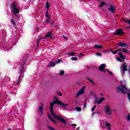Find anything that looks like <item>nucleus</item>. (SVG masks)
Listing matches in <instances>:
<instances>
[{
	"instance_id": "1",
	"label": "nucleus",
	"mask_w": 130,
	"mask_h": 130,
	"mask_svg": "<svg viewBox=\"0 0 130 130\" xmlns=\"http://www.w3.org/2000/svg\"><path fill=\"white\" fill-rule=\"evenodd\" d=\"M54 99L55 101L52 102L50 105V112L51 113V115L53 117H54V118H55V119H58V120H59L60 121H61V122H62L63 123H66V120L61 118L60 116H57L56 115H55L54 113H53V111L52 110V109H53V106L54 104H59L63 108H67L68 106H69V104H64L60 102V101L57 100L56 97H55Z\"/></svg>"
},
{
	"instance_id": "2",
	"label": "nucleus",
	"mask_w": 130,
	"mask_h": 130,
	"mask_svg": "<svg viewBox=\"0 0 130 130\" xmlns=\"http://www.w3.org/2000/svg\"><path fill=\"white\" fill-rule=\"evenodd\" d=\"M125 81H123L121 82V86H119L118 88H117V92H121V93H123V94H127L128 99L129 101L130 102V91L128 90L125 86Z\"/></svg>"
},
{
	"instance_id": "3",
	"label": "nucleus",
	"mask_w": 130,
	"mask_h": 130,
	"mask_svg": "<svg viewBox=\"0 0 130 130\" xmlns=\"http://www.w3.org/2000/svg\"><path fill=\"white\" fill-rule=\"evenodd\" d=\"M11 10L13 12V14H14V15L16 17H18L17 14H19V13H20V10H19V9H18L17 4H16V3H13V4H12L11 7Z\"/></svg>"
},
{
	"instance_id": "4",
	"label": "nucleus",
	"mask_w": 130,
	"mask_h": 130,
	"mask_svg": "<svg viewBox=\"0 0 130 130\" xmlns=\"http://www.w3.org/2000/svg\"><path fill=\"white\" fill-rule=\"evenodd\" d=\"M120 71L121 72H123V75H124L125 72L127 71V66L125 63H123L122 66L120 67Z\"/></svg>"
},
{
	"instance_id": "5",
	"label": "nucleus",
	"mask_w": 130,
	"mask_h": 130,
	"mask_svg": "<svg viewBox=\"0 0 130 130\" xmlns=\"http://www.w3.org/2000/svg\"><path fill=\"white\" fill-rule=\"evenodd\" d=\"M104 110L107 115H110V114H111V111L110 110V107H109V106H106L104 107Z\"/></svg>"
},
{
	"instance_id": "6",
	"label": "nucleus",
	"mask_w": 130,
	"mask_h": 130,
	"mask_svg": "<svg viewBox=\"0 0 130 130\" xmlns=\"http://www.w3.org/2000/svg\"><path fill=\"white\" fill-rule=\"evenodd\" d=\"M84 92H85V87H82L80 90L76 94V97H79L80 95H82L84 94Z\"/></svg>"
},
{
	"instance_id": "7",
	"label": "nucleus",
	"mask_w": 130,
	"mask_h": 130,
	"mask_svg": "<svg viewBox=\"0 0 130 130\" xmlns=\"http://www.w3.org/2000/svg\"><path fill=\"white\" fill-rule=\"evenodd\" d=\"M45 17L47 19V23H49V21H50V15H49V13H48V11L46 12Z\"/></svg>"
},
{
	"instance_id": "8",
	"label": "nucleus",
	"mask_w": 130,
	"mask_h": 130,
	"mask_svg": "<svg viewBox=\"0 0 130 130\" xmlns=\"http://www.w3.org/2000/svg\"><path fill=\"white\" fill-rule=\"evenodd\" d=\"M108 10L111 13H114L115 12V6L113 5H110V7L108 8Z\"/></svg>"
},
{
	"instance_id": "9",
	"label": "nucleus",
	"mask_w": 130,
	"mask_h": 130,
	"mask_svg": "<svg viewBox=\"0 0 130 130\" xmlns=\"http://www.w3.org/2000/svg\"><path fill=\"white\" fill-rule=\"evenodd\" d=\"M105 64H102L100 66L99 70L101 72H103V73H106V71H105Z\"/></svg>"
},
{
	"instance_id": "10",
	"label": "nucleus",
	"mask_w": 130,
	"mask_h": 130,
	"mask_svg": "<svg viewBox=\"0 0 130 130\" xmlns=\"http://www.w3.org/2000/svg\"><path fill=\"white\" fill-rule=\"evenodd\" d=\"M114 35H123V34H124V33H123V31H122V29H118L116 31V32H115Z\"/></svg>"
},
{
	"instance_id": "11",
	"label": "nucleus",
	"mask_w": 130,
	"mask_h": 130,
	"mask_svg": "<svg viewBox=\"0 0 130 130\" xmlns=\"http://www.w3.org/2000/svg\"><path fill=\"white\" fill-rule=\"evenodd\" d=\"M104 125L107 126L108 129L109 130L111 129V125L110 124V123L105 122L104 123Z\"/></svg>"
},
{
	"instance_id": "12",
	"label": "nucleus",
	"mask_w": 130,
	"mask_h": 130,
	"mask_svg": "<svg viewBox=\"0 0 130 130\" xmlns=\"http://www.w3.org/2000/svg\"><path fill=\"white\" fill-rule=\"evenodd\" d=\"M118 50L119 51H121L122 52H124V53H129V51L127 50L126 49H118Z\"/></svg>"
},
{
	"instance_id": "13",
	"label": "nucleus",
	"mask_w": 130,
	"mask_h": 130,
	"mask_svg": "<svg viewBox=\"0 0 130 130\" xmlns=\"http://www.w3.org/2000/svg\"><path fill=\"white\" fill-rule=\"evenodd\" d=\"M118 45L120 46V47H128V45L125 43H119Z\"/></svg>"
},
{
	"instance_id": "14",
	"label": "nucleus",
	"mask_w": 130,
	"mask_h": 130,
	"mask_svg": "<svg viewBox=\"0 0 130 130\" xmlns=\"http://www.w3.org/2000/svg\"><path fill=\"white\" fill-rule=\"evenodd\" d=\"M43 109V105H42L41 107H40L38 109V113L41 115H42V110Z\"/></svg>"
},
{
	"instance_id": "15",
	"label": "nucleus",
	"mask_w": 130,
	"mask_h": 130,
	"mask_svg": "<svg viewBox=\"0 0 130 130\" xmlns=\"http://www.w3.org/2000/svg\"><path fill=\"white\" fill-rule=\"evenodd\" d=\"M25 70V65H21V67L19 68V71L21 74H23L24 70Z\"/></svg>"
},
{
	"instance_id": "16",
	"label": "nucleus",
	"mask_w": 130,
	"mask_h": 130,
	"mask_svg": "<svg viewBox=\"0 0 130 130\" xmlns=\"http://www.w3.org/2000/svg\"><path fill=\"white\" fill-rule=\"evenodd\" d=\"M94 48L95 49H102V48H103V46L101 45H95Z\"/></svg>"
},
{
	"instance_id": "17",
	"label": "nucleus",
	"mask_w": 130,
	"mask_h": 130,
	"mask_svg": "<svg viewBox=\"0 0 130 130\" xmlns=\"http://www.w3.org/2000/svg\"><path fill=\"white\" fill-rule=\"evenodd\" d=\"M66 54H67V55H71V56H73V55H75V54H76V53L72 52H67L66 53Z\"/></svg>"
},
{
	"instance_id": "18",
	"label": "nucleus",
	"mask_w": 130,
	"mask_h": 130,
	"mask_svg": "<svg viewBox=\"0 0 130 130\" xmlns=\"http://www.w3.org/2000/svg\"><path fill=\"white\" fill-rule=\"evenodd\" d=\"M48 116L50 119H51V121H52L54 123H56V120L55 119H53L52 117L50 116V115L49 114H48Z\"/></svg>"
},
{
	"instance_id": "19",
	"label": "nucleus",
	"mask_w": 130,
	"mask_h": 130,
	"mask_svg": "<svg viewBox=\"0 0 130 130\" xmlns=\"http://www.w3.org/2000/svg\"><path fill=\"white\" fill-rule=\"evenodd\" d=\"M118 54L120 56V58H122V59H125V56H124V55H122V52H119Z\"/></svg>"
},
{
	"instance_id": "20",
	"label": "nucleus",
	"mask_w": 130,
	"mask_h": 130,
	"mask_svg": "<svg viewBox=\"0 0 130 130\" xmlns=\"http://www.w3.org/2000/svg\"><path fill=\"white\" fill-rule=\"evenodd\" d=\"M44 38H40L37 39V46H39V43L40 42L41 40L42 39H44Z\"/></svg>"
},
{
	"instance_id": "21",
	"label": "nucleus",
	"mask_w": 130,
	"mask_h": 130,
	"mask_svg": "<svg viewBox=\"0 0 130 130\" xmlns=\"http://www.w3.org/2000/svg\"><path fill=\"white\" fill-rule=\"evenodd\" d=\"M104 101V98H101L98 101V104H101V103Z\"/></svg>"
},
{
	"instance_id": "22",
	"label": "nucleus",
	"mask_w": 130,
	"mask_h": 130,
	"mask_svg": "<svg viewBox=\"0 0 130 130\" xmlns=\"http://www.w3.org/2000/svg\"><path fill=\"white\" fill-rule=\"evenodd\" d=\"M48 37H50V38H51V32H48L46 35V37H45L44 38H46Z\"/></svg>"
},
{
	"instance_id": "23",
	"label": "nucleus",
	"mask_w": 130,
	"mask_h": 130,
	"mask_svg": "<svg viewBox=\"0 0 130 130\" xmlns=\"http://www.w3.org/2000/svg\"><path fill=\"white\" fill-rule=\"evenodd\" d=\"M55 66V63L53 62H50V64H49V67H54Z\"/></svg>"
},
{
	"instance_id": "24",
	"label": "nucleus",
	"mask_w": 130,
	"mask_h": 130,
	"mask_svg": "<svg viewBox=\"0 0 130 130\" xmlns=\"http://www.w3.org/2000/svg\"><path fill=\"white\" fill-rule=\"evenodd\" d=\"M46 9H49L50 6H49V2H48V1L46 2Z\"/></svg>"
},
{
	"instance_id": "25",
	"label": "nucleus",
	"mask_w": 130,
	"mask_h": 130,
	"mask_svg": "<svg viewBox=\"0 0 130 130\" xmlns=\"http://www.w3.org/2000/svg\"><path fill=\"white\" fill-rule=\"evenodd\" d=\"M71 60H78V58L76 57H73L71 58Z\"/></svg>"
},
{
	"instance_id": "26",
	"label": "nucleus",
	"mask_w": 130,
	"mask_h": 130,
	"mask_svg": "<svg viewBox=\"0 0 130 130\" xmlns=\"http://www.w3.org/2000/svg\"><path fill=\"white\" fill-rule=\"evenodd\" d=\"M104 5H105V2H102L99 6L100 7H102L104 6Z\"/></svg>"
},
{
	"instance_id": "27",
	"label": "nucleus",
	"mask_w": 130,
	"mask_h": 130,
	"mask_svg": "<svg viewBox=\"0 0 130 130\" xmlns=\"http://www.w3.org/2000/svg\"><path fill=\"white\" fill-rule=\"evenodd\" d=\"M75 109H76L77 111H81V110H82V109L80 107H76L75 108Z\"/></svg>"
},
{
	"instance_id": "28",
	"label": "nucleus",
	"mask_w": 130,
	"mask_h": 130,
	"mask_svg": "<svg viewBox=\"0 0 130 130\" xmlns=\"http://www.w3.org/2000/svg\"><path fill=\"white\" fill-rule=\"evenodd\" d=\"M11 22L14 25V26H16V22H15V21H14V19L11 20Z\"/></svg>"
},
{
	"instance_id": "29",
	"label": "nucleus",
	"mask_w": 130,
	"mask_h": 130,
	"mask_svg": "<svg viewBox=\"0 0 130 130\" xmlns=\"http://www.w3.org/2000/svg\"><path fill=\"white\" fill-rule=\"evenodd\" d=\"M127 121H129V120H130V116H129V114H128V115L127 116Z\"/></svg>"
},
{
	"instance_id": "30",
	"label": "nucleus",
	"mask_w": 130,
	"mask_h": 130,
	"mask_svg": "<svg viewBox=\"0 0 130 130\" xmlns=\"http://www.w3.org/2000/svg\"><path fill=\"white\" fill-rule=\"evenodd\" d=\"M64 74V71H61L59 73V75H60L61 76L62 75H63Z\"/></svg>"
},
{
	"instance_id": "31",
	"label": "nucleus",
	"mask_w": 130,
	"mask_h": 130,
	"mask_svg": "<svg viewBox=\"0 0 130 130\" xmlns=\"http://www.w3.org/2000/svg\"><path fill=\"white\" fill-rule=\"evenodd\" d=\"M5 79H7V81H10V80H11V78H10V77H8V76H5Z\"/></svg>"
},
{
	"instance_id": "32",
	"label": "nucleus",
	"mask_w": 130,
	"mask_h": 130,
	"mask_svg": "<svg viewBox=\"0 0 130 130\" xmlns=\"http://www.w3.org/2000/svg\"><path fill=\"white\" fill-rule=\"evenodd\" d=\"M96 55L97 56H101V53L97 52L96 53Z\"/></svg>"
},
{
	"instance_id": "33",
	"label": "nucleus",
	"mask_w": 130,
	"mask_h": 130,
	"mask_svg": "<svg viewBox=\"0 0 130 130\" xmlns=\"http://www.w3.org/2000/svg\"><path fill=\"white\" fill-rule=\"evenodd\" d=\"M118 49H117V50H116V51H114V52H112V53H113V54H115V53H117V52H118Z\"/></svg>"
},
{
	"instance_id": "34",
	"label": "nucleus",
	"mask_w": 130,
	"mask_h": 130,
	"mask_svg": "<svg viewBox=\"0 0 130 130\" xmlns=\"http://www.w3.org/2000/svg\"><path fill=\"white\" fill-rule=\"evenodd\" d=\"M96 108V106H94L92 109L91 111H94L95 110V109Z\"/></svg>"
},
{
	"instance_id": "35",
	"label": "nucleus",
	"mask_w": 130,
	"mask_h": 130,
	"mask_svg": "<svg viewBox=\"0 0 130 130\" xmlns=\"http://www.w3.org/2000/svg\"><path fill=\"white\" fill-rule=\"evenodd\" d=\"M107 72H108V73L109 74H110V75H113L112 72H111L110 71H108V70H107Z\"/></svg>"
},
{
	"instance_id": "36",
	"label": "nucleus",
	"mask_w": 130,
	"mask_h": 130,
	"mask_svg": "<svg viewBox=\"0 0 130 130\" xmlns=\"http://www.w3.org/2000/svg\"><path fill=\"white\" fill-rule=\"evenodd\" d=\"M72 126H74V127H76L77 126V124H72Z\"/></svg>"
},
{
	"instance_id": "37",
	"label": "nucleus",
	"mask_w": 130,
	"mask_h": 130,
	"mask_svg": "<svg viewBox=\"0 0 130 130\" xmlns=\"http://www.w3.org/2000/svg\"><path fill=\"white\" fill-rule=\"evenodd\" d=\"M117 60H119V61H120L121 62V60H120V58L119 57H117Z\"/></svg>"
},
{
	"instance_id": "38",
	"label": "nucleus",
	"mask_w": 130,
	"mask_h": 130,
	"mask_svg": "<svg viewBox=\"0 0 130 130\" xmlns=\"http://www.w3.org/2000/svg\"><path fill=\"white\" fill-rule=\"evenodd\" d=\"M89 80L90 81V82H91V83H92V84H94V82L93 81V80L91 79H89Z\"/></svg>"
},
{
	"instance_id": "39",
	"label": "nucleus",
	"mask_w": 130,
	"mask_h": 130,
	"mask_svg": "<svg viewBox=\"0 0 130 130\" xmlns=\"http://www.w3.org/2000/svg\"><path fill=\"white\" fill-rule=\"evenodd\" d=\"M63 37L64 39H66V40H68V38H67V37L63 36Z\"/></svg>"
},
{
	"instance_id": "40",
	"label": "nucleus",
	"mask_w": 130,
	"mask_h": 130,
	"mask_svg": "<svg viewBox=\"0 0 130 130\" xmlns=\"http://www.w3.org/2000/svg\"><path fill=\"white\" fill-rule=\"evenodd\" d=\"M67 110H68V111H72V110H73V109H67Z\"/></svg>"
},
{
	"instance_id": "41",
	"label": "nucleus",
	"mask_w": 130,
	"mask_h": 130,
	"mask_svg": "<svg viewBox=\"0 0 130 130\" xmlns=\"http://www.w3.org/2000/svg\"><path fill=\"white\" fill-rule=\"evenodd\" d=\"M58 96H62V94H61V92H59L58 94Z\"/></svg>"
},
{
	"instance_id": "42",
	"label": "nucleus",
	"mask_w": 130,
	"mask_h": 130,
	"mask_svg": "<svg viewBox=\"0 0 130 130\" xmlns=\"http://www.w3.org/2000/svg\"><path fill=\"white\" fill-rule=\"evenodd\" d=\"M104 53H106V52H108V50H104Z\"/></svg>"
},
{
	"instance_id": "43",
	"label": "nucleus",
	"mask_w": 130,
	"mask_h": 130,
	"mask_svg": "<svg viewBox=\"0 0 130 130\" xmlns=\"http://www.w3.org/2000/svg\"><path fill=\"white\" fill-rule=\"evenodd\" d=\"M19 83H20V80H17V81L16 82V84H19Z\"/></svg>"
},
{
	"instance_id": "44",
	"label": "nucleus",
	"mask_w": 130,
	"mask_h": 130,
	"mask_svg": "<svg viewBox=\"0 0 130 130\" xmlns=\"http://www.w3.org/2000/svg\"><path fill=\"white\" fill-rule=\"evenodd\" d=\"M80 54V55L81 56H84V54L83 53H81Z\"/></svg>"
},
{
	"instance_id": "45",
	"label": "nucleus",
	"mask_w": 130,
	"mask_h": 130,
	"mask_svg": "<svg viewBox=\"0 0 130 130\" xmlns=\"http://www.w3.org/2000/svg\"><path fill=\"white\" fill-rule=\"evenodd\" d=\"M60 62V60H58V63Z\"/></svg>"
},
{
	"instance_id": "46",
	"label": "nucleus",
	"mask_w": 130,
	"mask_h": 130,
	"mask_svg": "<svg viewBox=\"0 0 130 130\" xmlns=\"http://www.w3.org/2000/svg\"><path fill=\"white\" fill-rule=\"evenodd\" d=\"M20 77H22V74H21V75H20Z\"/></svg>"
},
{
	"instance_id": "47",
	"label": "nucleus",
	"mask_w": 130,
	"mask_h": 130,
	"mask_svg": "<svg viewBox=\"0 0 130 130\" xmlns=\"http://www.w3.org/2000/svg\"><path fill=\"white\" fill-rule=\"evenodd\" d=\"M101 96H102L103 95L102 93H101Z\"/></svg>"
},
{
	"instance_id": "48",
	"label": "nucleus",
	"mask_w": 130,
	"mask_h": 130,
	"mask_svg": "<svg viewBox=\"0 0 130 130\" xmlns=\"http://www.w3.org/2000/svg\"><path fill=\"white\" fill-rule=\"evenodd\" d=\"M79 128H79V127H78V128H77V129H79Z\"/></svg>"
},
{
	"instance_id": "49",
	"label": "nucleus",
	"mask_w": 130,
	"mask_h": 130,
	"mask_svg": "<svg viewBox=\"0 0 130 130\" xmlns=\"http://www.w3.org/2000/svg\"><path fill=\"white\" fill-rule=\"evenodd\" d=\"M112 50H113L112 49H111V51H112Z\"/></svg>"
},
{
	"instance_id": "50",
	"label": "nucleus",
	"mask_w": 130,
	"mask_h": 130,
	"mask_svg": "<svg viewBox=\"0 0 130 130\" xmlns=\"http://www.w3.org/2000/svg\"><path fill=\"white\" fill-rule=\"evenodd\" d=\"M84 107H86V105H85Z\"/></svg>"
},
{
	"instance_id": "51",
	"label": "nucleus",
	"mask_w": 130,
	"mask_h": 130,
	"mask_svg": "<svg viewBox=\"0 0 130 130\" xmlns=\"http://www.w3.org/2000/svg\"><path fill=\"white\" fill-rule=\"evenodd\" d=\"M7 130H11V129H7Z\"/></svg>"
},
{
	"instance_id": "52",
	"label": "nucleus",
	"mask_w": 130,
	"mask_h": 130,
	"mask_svg": "<svg viewBox=\"0 0 130 130\" xmlns=\"http://www.w3.org/2000/svg\"><path fill=\"white\" fill-rule=\"evenodd\" d=\"M129 10H130V8H129Z\"/></svg>"
}]
</instances>
